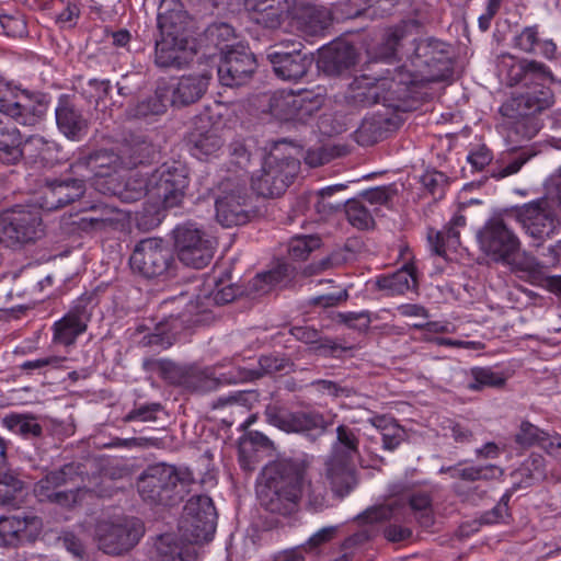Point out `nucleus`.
I'll return each mask as SVG.
<instances>
[{
  "mask_svg": "<svg viewBox=\"0 0 561 561\" xmlns=\"http://www.w3.org/2000/svg\"><path fill=\"white\" fill-rule=\"evenodd\" d=\"M308 470L309 462L299 458H278L265 465L257 490L260 505L285 517L298 512Z\"/></svg>",
  "mask_w": 561,
  "mask_h": 561,
  "instance_id": "f257e3e1",
  "label": "nucleus"
},
{
  "mask_svg": "<svg viewBox=\"0 0 561 561\" xmlns=\"http://www.w3.org/2000/svg\"><path fill=\"white\" fill-rule=\"evenodd\" d=\"M197 482L185 466L159 462L148 466L137 478L141 500L151 506L173 507L184 501Z\"/></svg>",
  "mask_w": 561,
  "mask_h": 561,
  "instance_id": "f03ea898",
  "label": "nucleus"
},
{
  "mask_svg": "<svg viewBox=\"0 0 561 561\" xmlns=\"http://www.w3.org/2000/svg\"><path fill=\"white\" fill-rule=\"evenodd\" d=\"M554 104L550 87L524 90L506 100L500 107L502 116L511 121L507 137L511 141L530 140L542 127L540 113Z\"/></svg>",
  "mask_w": 561,
  "mask_h": 561,
  "instance_id": "7ed1b4c3",
  "label": "nucleus"
},
{
  "mask_svg": "<svg viewBox=\"0 0 561 561\" xmlns=\"http://www.w3.org/2000/svg\"><path fill=\"white\" fill-rule=\"evenodd\" d=\"M264 415L268 424L288 434H299L311 442L322 437L333 425L334 416L317 410L290 411L279 404H268Z\"/></svg>",
  "mask_w": 561,
  "mask_h": 561,
  "instance_id": "20e7f679",
  "label": "nucleus"
},
{
  "mask_svg": "<svg viewBox=\"0 0 561 561\" xmlns=\"http://www.w3.org/2000/svg\"><path fill=\"white\" fill-rule=\"evenodd\" d=\"M300 162L275 147L265 157L261 173L252 178V188L263 197H278L291 184Z\"/></svg>",
  "mask_w": 561,
  "mask_h": 561,
  "instance_id": "39448f33",
  "label": "nucleus"
},
{
  "mask_svg": "<svg viewBox=\"0 0 561 561\" xmlns=\"http://www.w3.org/2000/svg\"><path fill=\"white\" fill-rule=\"evenodd\" d=\"M410 66L428 83L446 80L454 71L451 46L434 37L420 39L410 57Z\"/></svg>",
  "mask_w": 561,
  "mask_h": 561,
  "instance_id": "423d86ee",
  "label": "nucleus"
},
{
  "mask_svg": "<svg viewBox=\"0 0 561 561\" xmlns=\"http://www.w3.org/2000/svg\"><path fill=\"white\" fill-rule=\"evenodd\" d=\"M216 510L210 497L194 495L185 504L179 524L184 541L192 545L211 540L216 530Z\"/></svg>",
  "mask_w": 561,
  "mask_h": 561,
  "instance_id": "0eeeda50",
  "label": "nucleus"
},
{
  "mask_svg": "<svg viewBox=\"0 0 561 561\" xmlns=\"http://www.w3.org/2000/svg\"><path fill=\"white\" fill-rule=\"evenodd\" d=\"M129 265L134 273L146 278H156L170 275L175 261L172 250L162 239L147 238L136 244Z\"/></svg>",
  "mask_w": 561,
  "mask_h": 561,
  "instance_id": "6e6552de",
  "label": "nucleus"
},
{
  "mask_svg": "<svg viewBox=\"0 0 561 561\" xmlns=\"http://www.w3.org/2000/svg\"><path fill=\"white\" fill-rule=\"evenodd\" d=\"M174 245L184 265L201 270L211 262L216 242L194 224H184L174 229Z\"/></svg>",
  "mask_w": 561,
  "mask_h": 561,
  "instance_id": "1a4fd4ad",
  "label": "nucleus"
},
{
  "mask_svg": "<svg viewBox=\"0 0 561 561\" xmlns=\"http://www.w3.org/2000/svg\"><path fill=\"white\" fill-rule=\"evenodd\" d=\"M144 535V526L137 518L119 523L102 520L95 528L98 547L106 554L121 556L133 549Z\"/></svg>",
  "mask_w": 561,
  "mask_h": 561,
  "instance_id": "9d476101",
  "label": "nucleus"
},
{
  "mask_svg": "<svg viewBox=\"0 0 561 561\" xmlns=\"http://www.w3.org/2000/svg\"><path fill=\"white\" fill-rule=\"evenodd\" d=\"M150 197L163 208L179 206L188 185L186 168L179 163H163L150 175Z\"/></svg>",
  "mask_w": 561,
  "mask_h": 561,
  "instance_id": "9b49d317",
  "label": "nucleus"
},
{
  "mask_svg": "<svg viewBox=\"0 0 561 561\" xmlns=\"http://www.w3.org/2000/svg\"><path fill=\"white\" fill-rule=\"evenodd\" d=\"M480 247L496 262L511 264L520 249L518 237L503 218H491L478 233Z\"/></svg>",
  "mask_w": 561,
  "mask_h": 561,
  "instance_id": "f8f14e48",
  "label": "nucleus"
},
{
  "mask_svg": "<svg viewBox=\"0 0 561 561\" xmlns=\"http://www.w3.org/2000/svg\"><path fill=\"white\" fill-rule=\"evenodd\" d=\"M499 70L510 87L522 84L524 90L548 87V82L554 81L553 75L545 64L527 59L517 60L511 55L501 57Z\"/></svg>",
  "mask_w": 561,
  "mask_h": 561,
  "instance_id": "ddd939ff",
  "label": "nucleus"
},
{
  "mask_svg": "<svg viewBox=\"0 0 561 561\" xmlns=\"http://www.w3.org/2000/svg\"><path fill=\"white\" fill-rule=\"evenodd\" d=\"M256 69L255 55L248 46L238 44L224 53L217 73L222 85L239 88L252 80Z\"/></svg>",
  "mask_w": 561,
  "mask_h": 561,
  "instance_id": "4468645a",
  "label": "nucleus"
},
{
  "mask_svg": "<svg viewBox=\"0 0 561 561\" xmlns=\"http://www.w3.org/2000/svg\"><path fill=\"white\" fill-rule=\"evenodd\" d=\"M301 43L274 45L267 50V59L271 62L275 75L288 81H298L304 78L310 69L313 58L302 53Z\"/></svg>",
  "mask_w": 561,
  "mask_h": 561,
  "instance_id": "2eb2a0df",
  "label": "nucleus"
},
{
  "mask_svg": "<svg viewBox=\"0 0 561 561\" xmlns=\"http://www.w3.org/2000/svg\"><path fill=\"white\" fill-rule=\"evenodd\" d=\"M516 220L537 247L551 238L557 229L556 218L547 201H536L523 205L515 211Z\"/></svg>",
  "mask_w": 561,
  "mask_h": 561,
  "instance_id": "dca6fc26",
  "label": "nucleus"
},
{
  "mask_svg": "<svg viewBox=\"0 0 561 561\" xmlns=\"http://www.w3.org/2000/svg\"><path fill=\"white\" fill-rule=\"evenodd\" d=\"M187 145L193 156L198 159L217 156L225 145L218 127L214 126L207 115L196 116L187 135Z\"/></svg>",
  "mask_w": 561,
  "mask_h": 561,
  "instance_id": "f3484780",
  "label": "nucleus"
},
{
  "mask_svg": "<svg viewBox=\"0 0 561 561\" xmlns=\"http://www.w3.org/2000/svg\"><path fill=\"white\" fill-rule=\"evenodd\" d=\"M221 383L213 367H202L197 364H176L170 381V385L181 387L191 393L210 392Z\"/></svg>",
  "mask_w": 561,
  "mask_h": 561,
  "instance_id": "a211bd4d",
  "label": "nucleus"
},
{
  "mask_svg": "<svg viewBox=\"0 0 561 561\" xmlns=\"http://www.w3.org/2000/svg\"><path fill=\"white\" fill-rule=\"evenodd\" d=\"M248 196L243 187L224 191L216 198V218L224 227L244 225L249 220Z\"/></svg>",
  "mask_w": 561,
  "mask_h": 561,
  "instance_id": "6ab92c4d",
  "label": "nucleus"
},
{
  "mask_svg": "<svg viewBox=\"0 0 561 561\" xmlns=\"http://www.w3.org/2000/svg\"><path fill=\"white\" fill-rule=\"evenodd\" d=\"M90 313L84 299H79L72 308L54 323V342L66 346L72 345L77 337L88 328Z\"/></svg>",
  "mask_w": 561,
  "mask_h": 561,
  "instance_id": "aec40b11",
  "label": "nucleus"
},
{
  "mask_svg": "<svg viewBox=\"0 0 561 561\" xmlns=\"http://www.w3.org/2000/svg\"><path fill=\"white\" fill-rule=\"evenodd\" d=\"M34 215L30 210H12L0 217V243L14 245L32 240Z\"/></svg>",
  "mask_w": 561,
  "mask_h": 561,
  "instance_id": "412c9836",
  "label": "nucleus"
},
{
  "mask_svg": "<svg viewBox=\"0 0 561 561\" xmlns=\"http://www.w3.org/2000/svg\"><path fill=\"white\" fill-rule=\"evenodd\" d=\"M324 476L337 497L347 495L357 484L354 460L329 454L324 461Z\"/></svg>",
  "mask_w": 561,
  "mask_h": 561,
  "instance_id": "4be33fe9",
  "label": "nucleus"
},
{
  "mask_svg": "<svg viewBox=\"0 0 561 561\" xmlns=\"http://www.w3.org/2000/svg\"><path fill=\"white\" fill-rule=\"evenodd\" d=\"M356 50L346 42H333L322 48L318 58V67L328 76H340L356 64Z\"/></svg>",
  "mask_w": 561,
  "mask_h": 561,
  "instance_id": "5701e85b",
  "label": "nucleus"
},
{
  "mask_svg": "<svg viewBox=\"0 0 561 561\" xmlns=\"http://www.w3.org/2000/svg\"><path fill=\"white\" fill-rule=\"evenodd\" d=\"M191 18L178 0H162L158 13L160 35L188 39Z\"/></svg>",
  "mask_w": 561,
  "mask_h": 561,
  "instance_id": "b1692460",
  "label": "nucleus"
},
{
  "mask_svg": "<svg viewBox=\"0 0 561 561\" xmlns=\"http://www.w3.org/2000/svg\"><path fill=\"white\" fill-rule=\"evenodd\" d=\"M386 93L387 90L382 78L362 75L355 77L350 83L346 100L353 106L365 107L377 103L388 106V102L385 99Z\"/></svg>",
  "mask_w": 561,
  "mask_h": 561,
  "instance_id": "393cba45",
  "label": "nucleus"
},
{
  "mask_svg": "<svg viewBox=\"0 0 561 561\" xmlns=\"http://www.w3.org/2000/svg\"><path fill=\"white\" fill-rule=\"evenodd\" d=\"M417 69L401 66L394 69L391 77H383L387 93L386 101L388 107L398 108V102L404 101L411 95V87L428 83L425 79L417 76Z\"/></svg>",
  "mask_w": 561,
  "mask_h": 561,
  "instance_id": "a878e982",
  "label": "nucleus"
},
{
  "mask_svg": "<svg viewBox=\"0 0 561 561\" xmlns=\"http://www.w3.org/2000/svg\"><path fill=\"white\" fill-rule=\"evenodd\" d=\"M21 96L30 100L26 91L20 90L0 76V112L12 115L15 117V122L22 126H33L35 124L34 107L27 108L20 101Z\"/></svg>",
  "mask_w": 561,
  "mask_h": 561,
  "instance_id": "bb28decb",
  "label": "nucleus"
},
{
  "mask_svg": "<svg viewBox=\"0 0 561 561\" xmlns=\"http://www.w3.org/2000/svg\"><path fill=\"white\" fill-rule=\"evenodd\" d=\"M35 515L32 511L0 517V546L15 547L32 541Z\"/></svg>",
  "mask_w": 561,
  "mask_h": 561,
  "instance_id": "cd10ccee",
  "label": "nucleus"
},
{
  "mask_svg": "<svg viewBox=\"0 0 561 561\" xmlns=\"http://www.w3.org/2000/svg\"><path fill=\"white\" fill-rule=\"evenodd\" d=\"M244 5L255 23L271 30L280 27L289 9L287 0H245Z\"/></svg>",
  "mask_w": 561,
  "mask_h": 561,
  "instance_id": "c85d7f7f",
  "label": "nucleus"
},
{
  "mask_svg": "<svg viewBox=\"0 0 561 561\" xmlns=\"http://www.w3.org/2000/svg\"><path fill=\"white\" fill-rule=\"evenodd\" d=\"M421 28L422 23L416 19L402 20L398 24L388 27L382 35L381 43L378 45L377 56L381 59L396 57L401 42L409 36L419 34Z\"/></svg>",
  "mask_w": 561,
  "mask_h": 561,
  "instance_id": "c756f323",
  "label": "nucleus"
},
{
  "mask_svg": "<svg viewBox=\"0 0 561 561\" xmlns=\"http://www.w3.org/2000/svg\"><path fill=\"white\" fill-rule=\"evenodd\" d=\"M156 41L154 61L160 68L180 69L186 64V48L188 39L160 35Z\"/></svg>",
  "mask_w": 561,
  "mask_h": 561,
  "instance_id": "7c9ffc66",
  "label": "nucleus"
},
{
  "mask_svg": "<svg viewBox=\"0 0 561 561\" xmlns=\"http://www.w3.org/2000/svg\"><path fill=\"white\" fill-rule=\"evenodd\" d=\"M154 548L152 561H195L196 559L195 549L173 534L160 535Z\"/></svg>",
  "mask_w": 561,
  "mask_h": 561,
  "instance_id": "2f4dec72",
  "label": "nucleus"
},
{
  "mask_svg": "<svg viewBox=\"0 0 561 561\" xmlns=\"http://www.w3.org/2000/svg\"><path fill=\"white\" fill-rule=\"evenodd\" d=\"M210 80V75L201 73L183 76L180 78L172 93V103L179 105H188L198 101L206 92Z\"/></svg>",
  "mask_w": 561,
  "mask_h": 561,
  "instance_id": "473e14b6",
  "label": "nucleus"
},
{
  "mask_svg": "<svg viewBox=\"0 0 561 561\" xmlns=\"http://www.w3.org/2000/svg\"><path fill=\"white\" fill-rule=\"evenodd\" d=\"M123 157L110 149H102L88 156L80 157L73 164L75 169L87 168L96 176H106L112 171L124 167Z\"/></svg>",
  "mask_w": 561,
  "mask_h": 561,
  "instance_id": "72a5a7b5",
  "label": "nucleus"
},
{
  "mask_svg": "<svg viewBox=\"0 0 561 561\" xmlns=\"http://www.w3.org/2000/svg\"><path fill=\"white\" fill-rule=\"evenodd\" d=\"M466 217L463 215L457 214L444 227L442 231L434 232L433 229L428 232V241L433 248V251L439 255L444 256L446 253V248L456 249L460 245V228L466 226Z\"/></svg>",
  "mask_w": 561,
  "mask_h": 561,
  "instance_id": "f704fd0d",
  "label": "nucleus"
},
{
  "mask_svg": "<svg viewBox=\"0 0 561 561\" xmlns=\"http://www.w3.org/2000/svg\"><path fill=\"white\" fill-rule=\"evenodd\" d=\"M57 126L70 139L81 138L88 130V121L68 102H60L55 111Z\"/></svg>",
  "mask_w": 561,
  "mask_h": 561,
  "instance_id": "c9c22d12",
  "label": "nucleus"
},
{
  "mask_svg": "<svg viewBox=\"0 0 561 561\" xmlns=\"http://www.w3.org/2000/svg\"><path fill=\"white\" fill-rule=\"evenodd\" d=\"M28 495V484L14 472L0 473V505L20 507Z\"/></svg>",
  "mask_w": 561,
  "mask_h": 561,
  "instance_id": "e433bc0d",
  "label": "nucleus"
},
{
  "mask_svg": "<svg viewBox=\"0 0 561 561\" xmlns=\"http://www.w3.org/2000/svg\"><path fill=\"white\" fill-rule=\"evenodd\" d=\"M32 136L22 135L19 129H5L0 133V163L16 164L23 157L22 144Z\"/></svg>",
  "mask_w": 561,
  "mask_h": 561,
  "instance_id": "4c0bfd02",
  "label": "nucleus"
},
{
  "mask_svg": "<svg viewBox=\"0 0 561 561\" xmlns=\"http://www.w3.org/2000/svg\"><path fill=\"white\" fill-rule=\"evenodd\" d=\"M359 443L358 431L346 424H340L336 427V439L332 444L330 454L354 460L359 456Z\"/></svg>",
  "mask_w": 561,
  "mask_h": 561,
  "instance_id": "58836bf2",
  "label": "nucleus"
},
{
  "mask_svg": "<svg viewBox=\"0 0 561 561\" xmlns=\"http://www.w3.org/2000/svg\"><path fill=\"white\" fill-rule=\"evenodd\" d=\"M376 285L390 295H403L416 287V277L412 267L404 266L391 275L379 277Z\"/></svg>",
  "mask_w": 561,
  "mask_h": 561,
  "instance_id": "ea45409f",
  "label": "nucleus"
},
{
  "mask_svg": "<svg viewBox=\"0 0 561 561\" xmlns=\"http://www.w3.org/2000/svg\"><path fill=\"white\" fill-rule=\"evenodd\" d=\"M179 317L170 316L168 319L159 322L154 331L142 339L145 346H159L163 350L174 344L178 334Z\"/></svg>",
  "mask_w": 561,
  "mask_h": 561,
  "instance_id": "a19ab883",
  "label": "nucleus"
},
{
  "mask_svg": "<svg viewBox=\"0 0 561 561\" xmlns=\"http://www.w3.org/2000/svg\"><path fill=\"white\" fill-rule=\"evenodd\" d=\"M260 369H240L238 379L242 381H252L261 378L264 374H275L291 368L294 364L287 357L275 355H263L259 359Z\"/></svg>",
  "mask_w": 561,
  "mask_h": 561,
  "instance_id": "79ce46f5",
  "label": "nucleus"
},
{
  "mask_svg": "<svg viewBox=\"0 0 561 561\" xmlns=\"http://www.w3.org/2000/svg\"><path fill=\"white\" fill-rule=\"evenodd\" d=\"M290 334L298 341L306 344H316V350L321 352L323 355L347 350L346 347L335 343L333 340L322 337L321 333L311 327H293L290 329Z\"/></svg>",
  "mask_w": 561,
  "mask_h": 561,
  "instance_id": "37998d69",
  "label": "nucleus"
},
{
  "mask_svg": "<svg viewBox=\"0 0 561 561\" xmlns=\"http://www.w3.org/2000/svg\"><path fill=\"white\" fill-rule=\"evenodd\" d=\"M151 183L150 176L146 178L139 172L130 173L124 185L115 194L125 203H133L141 199L144 196H150Z\"/></svg>",
  "mask_w": 561,
  "mask_h": 561,
  "instance_id": "c03bdc74",
  "label": "nucleus"
},
{
  "mask_svg": "<svg viewBox=\"0 0 561 561\" xmlns=\"http://www.w3.org/2000/svg\"><path fill=\"white\" fill-rule=\"evenodd\" d=\"M268 110L270 113L279 121H296V93L293 91H279L274 93L270 98Z\"/></svg>",
  "mask_w": 561,
  "mask_h": 561,
  "instance_id": "a18cd8bd",
  "label": "nucleus"
},
{
  "mask_svg": "<svg viewBox=\"0 0 561 561\" xmlns=\"http://www.w3.org/2000/svg\"><path fill=\"white\" fill-rule=\"evenodd\" d=\"M344 211L347 221L358 230H368L374 228L375 220L370 209L360 198L345 201Z\"/></svg>",
  "mask_w": 561,
  "mask_h": 561,
  "instance_id": "49530a36",
  "label": "nucleus"
},
{
  "mask_svg": "<svg viewBox=\"0 0 561 561\" xmlns=\"http://www.w3.org/2000/svg\"><path fill=\"white\" fill-rule=\"evenodd\" d=\"M234 28L226 22H214L205 30V38L207 43L224 53L236 45L231 43L236 39Z\"/></svg>",
  "mask_w": 561,
  "mask_h": 561,
  "instance_id": "de8ad7c7",
  "label": "nucleus"
},
{
  "mask_svg": "<svg viewBox=\"0 0 561 561\" xmlns=\"http://www.w3.org/2000/svg\"><path fill=\"white\" fill-rule=\"evenodd\" d=\"M214 410L221 411V423L227 427L239 424L241 420L247 415L248 408L245 404L239 402L237 397L230 396L227 398H219L213 403Z\"/></svg>",
  "mask_w": 561,
  "mask_h": 561,
  "instance_id": "09e8293b",
  "label": "nucleus"
},
{
  "mask_svg": "<svg viewBox=\"0 0 561 561\" xmlns=\"http://www.w3.org/2000/svg\"><path fill=\"white\" fill-rule=\"evenodd\" d=\"M168 101L169 99L162 90H157L152 95L133 106L129 110V114L135 118H148L161 115L167 111Z\"/></svg>",
  "mask_w": 561,
  "mask_h": 561,
  "instance_id": "8fccbe9b",
  "label": "nucleus"
},
{
  "mask_svg": "<svg viewBox=\"0 0 561 561\" xmlns=\"http://www.w3.org/2000/svg\"><path fill=\"white\" fill-rule=\"evenodd\" d=\"M84 466L82 463L70 462L62 466L59 470L50 471L46 474L45 479L41 481V489H49V486L57 488L62 484L76 482L81 479L84 473Z\"/></svg>",
  "mask_w": 561,
  "mask_h": 561,
  "instance_id": "3c124183",
  "label": "nucleus"
},
{
  "mask_svg": "<svg viewBox=\"0 0 561 561\" xmlns=\"http://www.w3.org/2000/svg\"><path fill=\"white\" fill-rule=\"evenodd\" d=\"M409 505L421 527L428 528L434 525L433 500L427 492L413 493L409 497Z\"/></svg>",
  "mask_w": 561,
  "mask_h": 561,
  "instance_id": "603ef678",
  "label": "nucleus"
},
{
  "mask_svg": "<svg viewBox=\"0 0 561 561\" xmlns=\"http://www.w3.org/2000/svg\"><path fill=\"white\" fill-rule=\"evenodd\" d=\"M312 35L320 34L329 28L334 20L333 13L325 7L308 5L302 16Z\"/></svg>",
  "mask_w": 561,
  "mask_h": 561,
  "instance_id": "864d4df0",
  "label": "nucleus"
},
{
  "mask_svg": "<svg viewBox=\"0 0 561 561\" xmlns=\"http://www.w3.org/2000/svg\"><path fill=\"white\" fill-rule=\"evenodd\" d=\"M124 154L128 156V160H125L124 167L131 169L149 161L154 154V147L147 139L137 138L125 146Z\"/></svg>",
  "mask_w": 561,
  "mask_h": 561,
  "instance_id": "5fc2aeb1",
  "label": "nucleus"
},
{
  "mask_svg": "<svg viewBox=\"0 0 561 561\" xmlns=\"http://www.w3.org/2000/svg\"><path fill=\"white\" fill-rule=\"evenodd\" d=\"M503 470L494 465L486 466H471L458 469H453V478L459 479L466 482H476L480 480H493L502 476Z\"/></svg>",
  "mask_w": 561,
  "mask_h": 561,
  "instance_id": "6e6d98bb",
  "label": "nucleus"
},
{
  "mask_svg": "<svg viewBox=\"0 0 561 561\" xmlns=\"http://www.w3.org/2000/svg\"><path fill=\"white\" fill-rule=\"evenodd\" d=\"M323 103L324 96L320 93H314L312 91H301L296 93V121H307L322 107Z\"/></svg>",
  "mask_w": 561,
  "mask_h": 561,
  "instance_id": "4d7b16f0",
  "label": "nucleus"
},
{
  "mask_svg": "<svg viewBox=\"0 0 561 561\" xmlns=\"http://www.w3.org/2000/svg\"><path fill=\"white\" fill-rule=\"evenodd\" d=\"M55 181V191L60 207H64L76 199L80 198L85 191V184L80 179H68L64 181Z\"/></svg>",
  "mask_w": 561,
  "mask_h": 561,
  "instance_id": "13d9d810",
  "label": "nucleus"
},
{
  "mask_svg": "<svg viewBox=\"0 0 561 561\" xmlns=\"http://www.w3.org/2000/svg\"><path fill=\"white\" fill-rule=\"evenodd\" d=\"M321 240L316 236H297L288 244V254L294 260H306L309 254L320 248Z\"/></svg>",
  "mask_w": 561,
  "mask_h": 561,
  "instance_id": "bf43d9fd",
  "label": "nucleus"
},
{
  "mask_svg": "<svg viewBox=\"0 0 561 561\" xmlns=\"http://www.w3.org/2000/svg\"><path fill=\"white\" fill-rule=\"evenodd\" d=\"M345 154V150L340 146H321L309 149L305 156V162L311 168H317L329 163L331 160Z\"/></svg>",
  "mask_w": 561,
  "mask_h": 561,
  "instance_id": "052dcab7",
  "label": "nucleus"
},
{
  "mask_svg": "<svg viewBox=\"0 0 561 561\" xmlns=\"http://www.w3.org/2000/svg\"><path fill=\"white\" fill-rule=\"evenodd\" d=\"M380 121L375 118H364L359 127L355 130V139L362 146L376 144L383 135Z\"/></svg>",
  "mask_w": 561,
  "mask_h": 561,
  "instance_id": "680f3d73",
  "label": "nucleus"
},
{
  "mask_svg": "<svg viewBox=\"0 0 561 561\" xmlns=\"http://www.w3.org/2000/svg\"><path fill=\"white\" fill-rule=\"evenodd\" d=\"M1 422L5 428L21 435L23 438L35 436V421L31 416L9 414Z\"/></svg>",
  "mask_w": 561,
  "mask_h": 561,
  "instance_id": "e2e57ef3",
  "label": "nucleus"
},
{
  "mask_svg": "<svg viewBox=\"0 0 561 561\" xmlns=\"http://www.w3.org/2000/svg\"><path fill=\"white\" fill-rule=\"evenodd\" d=\"M471 376L473 381L468 386L471 390H481L484 387L499 388L505 383V379L491 368L474 367L471 369Z\"/></svg>",
  "mask_w": 561,
  "mask_h": 561,
  "instance_id": "0e129e2a",
  "label": "nucleus"
},
{
  "mask_svg": "<svg viewBox=\"0 0 561 561\" xmlns=\"http://www.w3.org/2000/svg\"><path fill=\"white\" fill-rule=\"evenodd\" d=\"M305 486L308 508L314 512L322 511L327 506V488L320 482H311L308 478Z\"/></svg>",
  "mask_w": 561,
  "mask_h": 561,
  "instance_id": "69168bd1",
  "label": "nucleus"
},
{
  "mask_svg": "<svg viewBox=\"0 0 561 561\" xmlns=\"http://www.w3.org/2000/svg\"><path fill=\"white\" fill-rule=\"evenodd\" d=\"M399 502H393L390 504H382L367 508L362 515L366 523H379L389 520L396 517V511L400 507Z\"/></svg>",
  "mask_w": 561,
  "mask_h": 561,
  "instance_id": "338daca9",
  "label": "nucleus"
},
{
  "mask_svg": "<svg viewBox=\"0 0 561 561\" xmlns=\"http://www.w3.org/2000/svg\"><path fill=\"white\" fill-rule=\"evenodd\" d=\"M101 217L100 218H88L87 216L80 217L77 221H75V225H77L78 229L83 232H95V231H102L110 227L114 226V220L105 214L108 213L107 207H104L101 209Z\"/></svg>",
  "mask_w": 561,
  "mask_h": 561,
  "instance_id": "774afa93",
  "label": "nucleus"
}]
</instances>
